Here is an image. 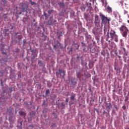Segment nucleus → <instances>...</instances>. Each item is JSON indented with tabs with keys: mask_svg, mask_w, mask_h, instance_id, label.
Wrapping results in <instances>:
<instances>
[{
	"mask_svg": "<svg viewBox=\"0 0 129 129\" xmlns=\"http://www.w3.org/2000/svg\"><path fill=\"white\" fill-rule=\"evenodd\" d=\"M58 5H59V6H60V7H64V3L59 2V3H58Z\"/></svg>",
	"mask_w": 129,
	"mask_h": 129,
	"instance_id": "nucleus-15",
	"label": "nucleus"
},
{
	"mask_svg": "<svg viewBox=\"0 0 129 129\" xmlns=\"http://www.w3.org/2000/svg\"><path fill=\"white\" fill-rule=\"evenodd\" d=\"M36 58V55L33 56V57H31L32 60H34Z\"/></svg>",
	"mask_w": 129,
	"mask_h": 129,
	"instance_id": "nucleus-37",
	"label": "nucleus"
},
{
	"mask_svg": "<svg viewBox=\"0 0 129 129\" xmlns=\"http://www.w3.org/2000/svg\"><path fill=\"white\" fill-rule=\"evenodd\" d=\"M21 9L22 10L23 13L27 12V9H28V4L26 3H22L21 4Z\"/></svg>",
	"mask_w": 129,
	"mask_h": 129,
	"instance_id": "nucleus-5",
	"label": "nucleus"
},
{
	"mask_svg": "<svg viewBox=\"0 0 129 129\" xmlns=\"http://www.w3.org/2000/svg\"><path fill=\"white\" fill-rule=\"evenodd\" d=\"M18 34H19V33H17L16 35H18Z\"/></svg>",
	"mask_w": 129,
	"mask_h": 129,
	"instance_id": "nucleus-58",
	"label": "nucleus"
},
{
	"mask_svg": "<svg viewBox=\"0 0 129 129\" xmlns=\"http://www.w3.org/2000/svg\"><path fill=\"white\" fill-rule=\"evenodd\" d=\"M9 29H4V34L5 37L9 36L10 33H8L9 32Z\"/></svg>",
	"mask_w": 129,
	"mask_h": 129,
	"instance_id": "nucleus-10",
	"label": "nucleus"
},
{
	"mask_svg": "<svg viewBox=\"0 0 129 129\" xmlns=\"http://www.w3.org/2000/svg\"><path fill=\"white\" fill-rule=\"evenodd\" d=\"M127 23L129 24V20H127Z\"/></svg>",
	"mask_w": 129,
	"mask_h": 129,
	"instance_id": "nucleus-52",
	"label": "nucleus"
},
{
	"mask_svg": "<svg viewBox=\"0 0 129 129\" xmlns=\"http://www.w3.org/2000/svg\"><path fill=\"white\" fill-rule=\"evenodd\" d=\"M124 62L125 63L126 62V59H125V58H124Z\"/></svg>",
	"mask_w": 129,
	"mask_h": 129,
	"instance_id": "nucleus-44",
	"label": "nucleus"
},
{
	"mask_svg": "<svg viewBox=\"0 0 129 129\" xmlns=\"http://www.w3.org/2000/svg\"><path fill=\"white\" fill-rule=\"evenodd\" d=\"M128 100V97L127 96L125 97L124 101H127Z\"/></svg>",
	"mask_w": 129,
	"mask_h": 129,
	"instance_id": "nucleus-26",
	"label": "nucleus"
},
{
	"mask_svg": "<svg viewBox=\"0 0 129 129\" xmlns=\"http://www.w3.org/2000/svg\"><path fill=\"white\" fill-rule=\"evenodd\" d=\"M49 93H50V90H49V89H47L46 91V93H45L46 95H48V94H49Z\"/></svg>",
	"mask_w": 129,
	"mask_h": 129,
	"instance_id": "nucleus-21",
	"label": "nucleus"
},
{
	"mask_svg": "<svg viewBox=\"0 0 129 129\" xmlns=\"http://www.w3.org/2000/svg\"><path fill=\"white\" fill-rule=\"evenodd\" d=\"M77 59H79V58H80V57H79V56H77Z\"/></svg>",
	"mask_w": 129,
	"mask_h": 129,
	"instance_id": "nucleus-42",
	"label": "nucleus"
},
{
	"mask_svg": "<svg viewBox=\"0 0 129 129\" xmlns=\"http://www.w3.org/2000/svg\"><path fill=\"white\" fill-rule=\"evenodd\" d=\"M54 49H56V48H57V45H55L53 46Z\"/></svg>",
	"mask_w": 129,
	"mask_h": 129,
	"instance_id": "nucleus-38",
	"label": "nucleus"
},
{
	"mask_svg": "<svg viewBox=\"0 0 129 129\" xmlns=\"http://www.w3.org/2000/svg\"><path fill=\"white\" fill-rule=\"evenodd\" d=\"M48 13L49 14H51V13H52V11H48Z\"/></svg>",
	"mask_w": 129,
	"mask_h": 129,
	"instance_id": "nucleus-39",
	"label": "nucleus"
},
{
	"mask_svg": "<svg viewBox=\"0 0 129 129\" xmlns=\"http://www.w3.org/2000/svg\"><path fill=\"white\" fill-rule=\"evenodd\" d=\"M107 9L108 10V13H111V12H112V9L109 6L107 7Z\"/></svg>",
	"mask_w": 129,
	"mask_h": 129,
	"instance_id": "nucleus-12",
	"label": "nucleus"
},
{
	"mask_svg": "<svg viewBox=\"0 0 129 129\" xmlns=\"http://www.w3.org/2000/svg\"><path fill=\"white\" fill-rule=\"evenodd\" d=\"M21 14H22V12H20V13H19L20 15H21Z\"/></svg>",
	"mask_w": 129,
	"mask_h": 129,
	"instance_id": "nucleus-54",
	"label": "nucleus"
},
{
	"mask_svg": "<svg viewBox=\"0 0 129 129\" xmlns=\"http://www.w3.org/2000/svg\"><path fill=\"white\" fill-rule=\"evenodd\" d=\"M5 49H4V48H2L1 49V51H2V54H4V55H7V53H6V52H4V50Z\"/></svg>",
	"mask_w": 129,
	"mask_h": 129,
	"instance_id": "nucleus-24",
	"label": "nucleus"
},
{
	"mask_svg": "<svg viewBox=\"0 0 129 129\" xmlns=\"http://www.w3.org/2000/svg\"><path fill=\"white\" fill-rule=\"evenodd\" d=\"M22 123H23V122H20V124H21V125H22Z\"/></svg>",
	"mask_w": 129,
	"mask_h": 129,
	"instance_id": "nucleus-47",
	"label": "nucleus"
},
{
	"mask_svg": "<svg viewBox=\"0 0 129 129\" xmlns=\"http://www.w3.org/2000/svg\"><path fill=\"white\" fill-rule=\"evenodd\" d=\"M4 75V73H3L2 71H0V77L3 76Z\"/></svg>",
	"mask_w": 129,
	"mask_h": 129,
	"instance_id": "nucleus-30",
	"label": "nucleus"
},
{
	"mask_svg": "<svg viewBox=\"0 0 129 129\" xmlns=\"http://www.w3.org/2000/svg\"><path fill=\"white\" fill-rule=\"evenodd\" d=\"M42 105H44V106H46V107L48 106V104L46 103V101H43Z\"/></svg>",
	"mask_w": 129,
	"mask_h": 129,
	"instance_id": "nucleus-18",
	"label": "nucleus"
},
{
	"mask_svg": "<svg viewBox=\"0 0 129 129\" xmlns=\"http://www.w3.org/2000/svg\"><path fill=\"white\" fill-rule=\"evenodd\" d=\"M101 2H103V0H101Z\"/></svg>",
	"mask_w": 129,
	"mask_h": 129,
	"instance_id": "nucleus-59",
	"label": "nucleus"
},
{
	"mask_svg": "<svg viewBox=\"0 0 129 129\" xmlns=\"http://www.w3.org/2000/svg\"><path fill=\"white\" fill-rule=\"evenodd\" d=\"M125 129H129V128H125Z\"/></svg>",
	"mask_w": 129,
	"mask_h": 129,
	"instance_id": "nucleus-60",
	"label": "nucleus"
},
{
	"mask_svg": "<svg viewBox=\"0 0 129 129\" xmlns=\"http://www.w3.org/2000/svg\"><path fill=\"white\" fill-rule=\"evenodd\" d=\"M19 114L20 115H26V112L24 111H19Z\"/></svg>",
	"mask_w": 129,
	"mask_h": 129,
	"instance_id": "nucleus-13",
	"label": "nucleus"
},
{
	"mask_svg": "<svg viewBox=\"0 0 129 129\" xmlns=\"http://www.w3.org/2000/svg\"><path fill=\"white\" fill-rule=\"evenodd\" d=\"M107 31V29H106V28L104 27V34H105V33H106Z\"/></svg>",
	"mask_w": 129,
	"mask_h": 129,
	"instance_id": "nucleus-28",
	"label": "nucleus"
},
{
	"mask_svg": "<svg viewBox=\"0 0 129 129\" xmlns=\"http://www.w3.org/2000/svg\"><path fill=\"white\" fill-rule=\"evenodd\" d=\"M91 52H92V53H94L95 52V48L93 49L92 50H91Z\"/></svg>",
	"mask_w": 129,
	"mask_h": 129,
	"instance_id": "nucleus-35",
	"label": "nucleus"
},
{
	"mask_svg": "<svg viewBox=\"0 0 129 129\" xmlns=\"http://www.w3.org/2000/svg\"><path fill=\"white\" fill-rule=\"evenodd\" d=\"M113 99H114V100H115L116 101V100H117V96L116 95L113 96Z\"/></svg>",
	"mask_w": 129,
	"mask_h": 129,
	"instance_id": "nucleus-17",
	"label": "nucleus"
},
{
	"mask_svg": "<svg viewBox=\"0 0 129 129\" xmlns=\"http://www.w3.org/2000/svg\"><path fill=\"white\" fill-rule=\"evenodd\" d=\"M17 38L18 40H22V35H18Z\"/></svg>",
	"mask_w": 129,
	"mask_h": 129,
	"instance_id": "nucleus-25",
	"label": "nucleus"
},
{
	"mask_svg": "<svg viewBox=\"0 0 129 129\" xmlns=\"http://www.w3.org/2000/svg\"><path fill=\"white\" fill-rule=\"evenodd\" d=\"M114 70H116V68H114Z\"/></svg>",
	"mask_w": 129,
	"mask_h": 129,
	"instance_id": "nucleus-55",
	"label": "nucleus"
},
{
	"mask_svg": "<svg viewBox=\"0 0 129 129\" xmlns=\"http://www.w3.org/2000/svg\"><path fill=\"white\" fill-rule=\"evenodd\" d=\"M128 18H129V15L128 16Z\"/></svg>",
	"mask_w": 129,
	"mask_h": 129,
	"instance_id": "nucleus-63",
	"label": "nucleus"
},
{
	"mask_svg": "<svg viewBox=\"0 0 129 129\" xmlns=\"http://www.w3.org/2000/svg\"><path fill=\"white\" fill-rule=\"evenodd\" d=\"M81 58H82V56H81Z\"/></svg>",
	"mask_w": 129,
	"mask_h": 129,
	"instance_id": "nucleus-64",
	"label": "nucleus"
},
{
	"mask_svg": "<svg viewBox=\"0 0 129 129\" xmlns=\"http://www.w3.org/2000/svg\"><path fill=\"white\" fill-rule=\"evenodd\" d=\"M127 95L129 96V91L128 92Z\"/></svg>",
	"mask_w": 129,
	"mask_h": 129,
	"instance_id": "nucleus-51",
	"label": "nucleus"
},
{
	"mask_svg": "<svg viewBox=\"0 0 129 129\" xmlns=\"http://www.w3.org/2000/svg\"><path fill=\"white\" fill-rule=\"evenodd\" d=\"M120 32H122V36L126 38L127 36V32H128V29L124 25H122L119 28Z\"/></svg>",
	"mask_w": 129,
	"mask_h": 129,
	"instance_id": "nucleus-2",
	"label": "nucleus"
},
{
	"mask_svg": "<svg viewBox=\"0 0 129 129\" xmlns=\"http://www.w3.org/2000/svg\"><path fill=\"white\" fill-rule=\"evenodd\" d=\"M13 91V89L12 88L9 89V92H12Z\"/></svg>",
	"mask_w": 129,
	"mask_h": 129,
	"instance_id": "nucleus-36",
	"label": "nucleus"
},
{
	"mask_svg": "<svg viewBox=\"0 0 129 129\" xmlns=\"http://www.w3.org/2000/svg\"><path fill=\"white\" fill-rule=\"evenodd\" d=\"M44 15L45 16V17H46V16H47L46 14L44 13Z\"/></svg>",
	"mask_w": 129,
	"mask_h": 129,
	"instance_id": "nucleus-45",
	"label": "nucleus"
},
{
	"mask_svg": "<svg viewBox=\"0 0 129 129\" xmlns=\"http://www.w3.org/2000/svg\"><path fill=\"white\" fill-rule=\"evenodd\" d=\"M109 43H110V40H108Z\"/></svg>",
	"mask_w": 129,
	"mask_h": 129,
	"instance_id": "nucleus-53",
	"label": "nucleus"
},
{
	"mask_svg": "<svg viewBox=\"0 0 129 129\" xmlns=\"http://www.w3.org/2000/svg\"><path fill=\"white\" fill-rule=\"evenodd\" d=\"M59 16L60 17H63L64 16V13L63 12H61L60 13H59Z\"/></svg>",
	"mask_w": 129,
	"mask_h": 129,
	"instance_id": "nucleus-23",
	"label": "nucleus"
},
{
	"mask_svg": "<svg viewBox=\"0 0 129 129\" xmlns=\"http://www.w3.org/2000/svg\"><path fill=\"white\" fill-rule=\"evenodd\" d=\"M100 19L102 21V24H104V25H105V24H109V21H110V18H108L107 17H105L103 14L100 15Z\"/></svg>",
	"mask_w": 129,
	"mask_h": 129,
	"instance_id": "nucleus-3",
	"label": "nucleus"
},
{
	"mask_svg": "<svg viewBox=\"0 0 129 129\" xmlns=\"http://www.w3.org/2000/svg\"><path fill=\"white\" fill-rule=\"evenodd\" d=\"M49 26H52L53 25V21L52 20H49L48 22Z\"/></svg>",
	"mask_w": 129,
	"mask_h": 129,
	"instance_id": "nucleus-14",
	"label": "nucleus"
},
{
	"mask_svg": "<svg viewBox=\"0 0 129 129\" xmlns=\"http://www.w3.org/2000/svg\"><path fill=\"white\" fill-rule=\"evenodd\" d=\"M76 75H77V78L79 79L80 81H81V79L80 78H81V77L83 76V74H81V73L80 72H77Z\"/></svg>",
	"mask_w": 129,
	"mask_h": 129,
	"instance_id": "nucleus-8",
	"label": "nucleus"
},
{
	"mask_svg": "<svg viewBox=\"0 0 129 129\" xmlns=\"http://www.w3.org/2000/svg\"><path fill=\"white\" fill-rule=\"evenodd\" d=\"M90 2H91V0H90ZM93 2H94V0H93Z\"/></svg>",
	"mask_w": 129,
	"mask_h": 129,
	"instance_id": "nucleus-57",
	"label": "nucleus"
},
{
	"mask_svg": "<svg viewBox=\"0 0 129 129\" xmlns=\"http://www.w3.org/2000/svg\"><path fill=\"white\" fill-rule=\"evenodd\" d=\"M107 36L108 38H111V40H114L116 43L118 42V36L114 30H111L109 33V29H108Z\"/></svg>",
	"mask_w": 129,
	"mask_h": 129,
	"instance_id": "nucleus-1",
	"label": "nucleus"
},
{
	"mask_svg": "<svg viewBox=\"0 0 129 129\" xmlns=\"http://www.w3.org/2000/svg\"><path fill=\"white\" fill-rule=\"evenodd\" d=\"M108 104L109 105L107 106V108H111V107H112V105L111 104V103H109Z\"/></svg>",
	"mask_w": 129,
	"mask_h": 129,
	"instance_id": "nucleus-16",
	"label": "nucleus"
},
{
	"mask_svg": "<svg viewBox=\"0 0 129 129\" xmlns=\"http://www.w3.org/2000/svg\"><path fill=\"white\" fill-rule=\"evenodd\" d=\"M90 5H91V3H90Z\"/></svg>",
	"mask_w": 129,
	"mask_h": 129,
	"instance_id": "nucleus-62",
	"label": "nucleus"
},
{
	"mask_svg": "<svg viewBox=\"0 0 129 129\" xmlns=\"http://www.w3.org/2000/svg\"><path fill=\"white\" fill-rule=\"evenodd\" d=\"M5 16H7V14H4V15H3L4 17H5Z\"/></svg>",
	"mask_w": 129,
	"mask_h": 129,
	"instance_id": "nucleus-50",
	"label": "nucleus"
},
{
	"mask_svg": "<svg viewBox=\"0 0 129 129\" xmlns=\"http://www.w3.org/2000/svg\"><path fill=\"white\" fill-rule=\"evenodd\" d=\"M65 73H66V72H65V71L62 69H59L58 72L56 73V75L57 77H58L59 74L60 75V77H61L62 79H64V77L65 76Z\"/></svg>",
	"mask_w": 129,
	"mask_h": 129,
	"instance_id": "nucleus-4",
	"label": "nucleus"
},
{
	"mask_svg": "<svg viewBox=\"0 0 129 129\" xmlns=\"http://www.w3.org/2000/svg\"><path fill=\"white\" fill-rule=\"evenodd\" d=\"M120 3V4H122L123 3V1H121Z\"/></svg>",
	"mask_w": 129,
	"mask_h": 129,
	"instance_id": "nucleus-46",
	"label": "nucleus"
},
{
	"mask_svg": "<svg viewBox=\"0 0 129 129\" xmlns=\"http://www.w3.org/2000/svg\"><path fill=\"white\" fill-rule=\"evenodd\" d=\"M127 13H128L127 11L124 10V12H123L124 15H126V14H127Z\"/></svg>",
	"mask_w": 129,
	"mask_h": 129,
	"instance_id": "nucleus-31",
	"label": "nucleus"
},
{
	"mask_svg": "<svg viewBox=\"0 0 129 129\" xmlns=\"http://www.w3.org/2000/svg\"><path fill=\"white\" fill-rule=\"evenodd\" d=\"M115 108L116 109V110H118V108H117V107H115Z\"/></svg>",
	"mask_w": 129,
	"mask_h": 129,
	"instance_id": "nucleus-43",
	"label": "nucleus"
},
{
	"mask_svg": "<svg viewBox=\"0 0 129 129\" xmlns=\"http://www.w3.org/2000/svg\"><path fill=\"white\" fill-rule=\"evenodd\" d=\"M75 47L77 50H78V49H79V45L78 44H76L75 45Z\"/></svg>",
	"mask_w": 129,
	"mask_h": 129,
	"instance_id": "nucleus-20",
	"label": "nucleus"
},
{
	"mask_svg": "<svg viewBox=\"0 0 129 129\" xmlns=\"http://www.w3.org/2000/svg\"><path fill=\"white\" fill-rule=\"evenodd\" d=\"M75 97H76V94L72 93V94L70 97L71 100H72L73 101H74V100H75Z\"/></svg>",
	"mask_w": 129,
	"mask_h": 129,
	"instance_id": "nucleus-9",
	"label": "nucleus"
},
{
	"mask_svg": "<svg viewBox=\"0 0 129 129\" xmlns=\"http://www.w3.org/2000/svg\"><path fill=\"white\" fill-rule=\"evenodd\" d=\"M57 35L58 36V34H59V33L57 32Z\"/></svg>",
	"mask_w": 129,
	"mask_h": 129,
	"instance_id": "nucleus-56",
	"label": "nucleus"
},
{
	"mask_svg": "<svg viewBox=\"0 0 129 129\" xmlns=\"http://www.w3.org/2000/svg\"><path fill=\"white\" fill-rule=\"evenodd\" d=\"M81 65H82V66H86V65H87V62L84 61L83 59H81Z\"/></svg>",
	"mask_w": 129,
	"mask_h": 129,
	"instance_id": "nucleus-11",
	"label": "nucleus"
},
{
	"mask_svg": "<svg viewBox=\"0 0 129 129\" xmlns=\"http://www.w3.org/2000/svg\"><path fill=\"white\" fill-rule=\"evenodd\" d=\"M73 51V48L71 47L69 50V52H72Z\"/></svg>",
	"mask_w": 129,
	"mask_h": 129,
	"instance_id": "nucleus-32",
	"label": "nucleus"
},
{
	"mask_svg": "<svg viewBox=\"0 0 129 129\" xmlns=\"http://www.w3.org/2000/svg\"><path fill=\"white\" fill-rule=\"evenodd\" d=\"M122 108H123L124 110H125V109H126V107L125 106V105H123L122 107Z\"/></svg>",
	"mask_w": 129,
	"mask_h": 129,
	"instance_id": "nucleus-29",
	"label": "nucleus"
},
{
	"mask_svg": "<svg viewBox=\"0 0 129 129\" xmlns=\"http://www.w3.org/2000/svg\"><path fill=\"white\" fill-rule=\"evenodd\" d=\"M30 5H31V6H34L35 5H36V3L32 2V1H30Z\"/></svg>",
	"mask_w": 129,
	"mask_h": 129,
	"instance_id": "nucleus-22",
	"label": "nucleus"
},
{
	"mask_svg": "<svg viewBox=\"0 0 129 129\" xmlns=\"http://www.w3.org/2000/svg\"><path fill=\"white\" fill-rule=\"evenodd\" d=\"M71 82L72 85H76V84H77V79L75 78H72Z\"/></svg>",
	"mask_w": 129,
	"mask_h": 129,
	"instance_id": "nucleus-6",
	"label": "nucleus"
},
{
	"mask_svg": "<svg viewBox=\"0 0 129 129\" xmlns=\"http://www.w3.org/2000/svg\"><path fill=\"white\" fill-rule=\"evenodd\" d=\"M62 36H63V35H62V34H59V35H58V39H60V37H62Z\"/></svg>",
	"mask_w": 129,
	"mask_h": 129,
	"instance_id": "nucleus-33",
	"label": "nucleus"
},
{
	"mask_svg": "<svg viewBox=\"0 0 129 129\" xmlns=\"http://www.w3.org/2000/svg\"><path fill=\"white\" fill-rule=\"evenodd\" d=\"M33 22H35V20H33Z\"/></svg>",
	"mask_w": 129,
	"mask_h": 129,
	"instance_id": "nucleus-61",
	"label": "nucleus"
},
{
	"mask_svg": "<svg viewBox=\"0 0 129 129\" xmlns=\"http://www.w3.org/2000/svg\"><path fill=\"white\" fill-rule=\"evenodd\" d=\"M118 58H121V56H118Z\"/></svg>",
	"mask_w": 129,
	"mask_h": 129,
	"instance_id": "nucleus-49",
	"label": "nucleus"
},
{
	"mask_svg": "<svg viewBox=\"0 0 129 129\" xmlns=\"http://www.w3.org/2000/svg\"><path fill=\"white\" fill-rule=\"evenodd\" d=\"M114 14L115 18H118V17L119 15H118V13L115 12V13H114Z\"/></svg>",
	"mask_w": 129,
	"mask_h": 129,
	"instance_id": "nucleus-19",
	"label": "nucleus"
},
{
	"mask_svg": "<svg viewBox=\"0 0 129 129\" xmlns=\"http://www.w3.org/2000/svg\"><path fill=\"white\" fill-rule=\"evenodd\" d=\"M112 92H115V90H113L112 91Z\"/></svg>",
	"mask_w": 129,
	"mask_h": 129,
	"instance_id": "nucleus-48",
	"label": "nucleus"
},
{
	"mask_svg": "<svg viewBox=\"0 0 129 129\" xmlns=\"http://www.w3.org/2000/svg\"><path fill=\"white\" fill-rule=\"evenodd\" d=\"M121 51L123 54V58H125V56H127V53L125 51V48L122 47Z\"/></svg>",
	"mask_w": 129,
	"mask_h": 129,
	"instance_id": "nucleus-7",
	"label": "nucleus"
},
{
	"mask_svg": "<svg viewBox=\"0 0 129 129\" xmlns=\"http://www.w3.org/2000/svg\"><path fill=\"white\" fill-rule=\"evenodd\" d=\"M61 106H65V105H66V104H65V103H64V102H62V103H61Z\"/></svg>",
	"mask_w": 129,
	"mask_h": 129,
	"instance_id": "nucleus-27",
	"label": "nucleus"
},
{
	"mask_svg": "<svg viewBox=\"0 0 129 129\" xmlns=\"http://www.w3.org/2000/svg\"><path fill=\"white\" fill-rule=\"evenodd\" d=\"M31 51L32 52V53H36V50L31 49Z\"/></svg>",
	"mask_w": 129,
	"mask_h": 129,
	"instance_id": "nucleus-34",
	"label": "nucleus"
},
{
	"mask_svg": "<svg viewBox=\"0 0 129 129\" xmlns=\"http://www.w3.org/2000/svg\"><path fill=\"white\" fill-rule=\"evenodd\" d=\"M66 102H68L69 100H68V98H66Z\"/></svg>",
	"mask_w": 129,
	"mask_h": 129,
	"instance_id": "nucleus-40",
	"label": "nucleus"
},
{
	"mask_svg": "<svg viewBox=\"0 0 129 129\" xmlns=\"http://www.w3.org/2000/svg\"><path fill=\"white\" fill-rule=\"evenodd\" d=\"M23 43L25 44L26 43V41L25 40H23Z\"/></svg>",
	"mask_w": 129,
	"mask_h": 129,
	"instance_id": "nucleus-41",
	"label": "nucleus"
}]
</instances>
